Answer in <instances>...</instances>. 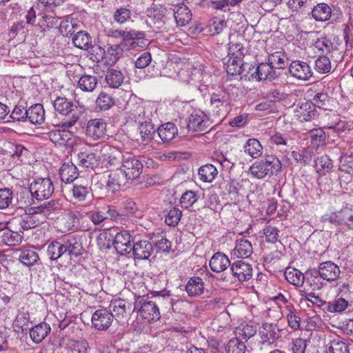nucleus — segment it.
<instances>
[{
  "mask_svg": "<svg viewBox=\"0 0 353 353\" xmlns=\"http://www.w3.org/2000/svg\"><path fill=\"white\" fill-rule=\"evenodd\" d=\"M108 35L115 39L122 38L121 44L127 51L138 50L148 45L145 33L135 30L112 29L109 30Z\"/></svg>",
  "mask_w": 353,
  "mask_h": 353,
  "instance_id": "nucleus-1",
  "label": "nucleus"
},
{
  "mask_svg": "<svg viewBox=\"0 0 353 353\" xmlns=\"http://www.w3.org/2000/svg\"><path fill=\"white\" fill-rule=\"evenodd\" d=\"M55 111L64 116L60 125L71 128L74 125L81 116V111L74 103L65 97H58L53 102Z\"/></svg>",
  "mask_w": 353,
  "mask_h": 353,
  "instance_id": "nucleus-2",
  "label": "nucleus"
},
{
  "mask_svg": "<svg viewBox=\"0 0 353 353\" xmlns=\"http://www.w3.org/2000/svg\"><path fill=\"white\" fill-rule=\"evenodd\" d=\"M230 104V93L226 90L212 92L210 96L208 113L212 118L221 120L229 112Z\"/></svg>",
  "mask_w": 353,
  "mask_h": 353,
  "instance_id": "nucleus-3",
  "label": "nucleus"
},
{
  "mask_svg": "<svg viewBox=\"0 0 353 353\" xmlns=\"http://www.w3.org/2000/svg\"><path fill=\"white\" fill-rule=\"evenodd\" d=\"M280 160L273 155L267 156L265 159L256 161L252 163L249 172L251 176L256 179H263L266 176H272L281 169Z\"/></svg>",
  "mask_w": 353,
  "mask_h": 353,
  "instance_id": "nucleus-4",
  "label": "nucleus"
},
{
  "mask_svg": "<svg viewBox=\"0 0 353 353\" xmlns=\"http://www.w3.org/2000/svg\"><path fill=\"white\" fill-rule=\"evenodd\" d=\"M137 312L143 323L157 321L160 319V312L157 305L152 301H146L139 296L135 299L132 313Z\"/></svg>",
  "mask_w": 353,
  "mask_h": 353,
  "instance_id": "nucleus-5",
  "label": "nucleus"
},
{
  "mask_svg": "<svg viewBox=\"0 0 353 353\" xmlns=\"http://www.w3.org/2000/svg\"><path fill=\"white\" fill-rule=\"evenodd\" d=\"M54 190V184L49 178H38L31 183L30 192L37 200L49 199Z\"/></svg>",
  "mask_w": 353,
  "mask_h": 353,
  "instance_id": "nucleus-6",
  "label": "nucleus"
},
{
  "mask_svg": "<svg viewBox=\"0 0 353 353\" xmlns=\"http://www.w3.org/2000/svg\"><path fill=\"white\" fill-rule=\"evenodd\" d=\"M38 215L34 210L32 214L14 216L8 223V225L14 230H19L23 234V231L34 228L39 225L41 221L37 217Z\"/></svg>",
  "mask_w": 353,
  "mask_h": 353,
  "instance_id": "nucleus-7",
  "label": "nucleus"
},
{
  "mask_svg": "<svg viewBox=\"0 0 353 353\" xmlns=\"http://www.w3.org/2000/svg\"><path fill=\"white\" fill-rule=\"evenodd\" d=\"M109 310L112 311L113 321L119 323H125L128 321L131 312V305L124 299L112 300L109 305Z\"/></svg>",
  "mask_w": 353,
  "mask_h": 353,
  "instance_id": "nucleus-8",
  "label": "nucleus"
},
{
  "mask_svg": "<svg viewBox=\"0 0 353 353\" xmlns=\"http://www.w3.org/2000/svg\"><path fill=\"white\" fill-rule=\"evenodd\" d=\"M113 321L112 311L105 307L95 310L91 318L92 326L99 331L107 330Z\"/></svg>",
  "mask_w": 353,
  "mask_h": 353,
  "instance_id": "nucleus-9",
  "label": "nucleus"
},
{
  "mask_svg": "<svg viewBox=\"0 0 353 353\" xmlns=\"http://www.w3.org/2000/svg\"><path fill=\"white\" fill-rule=\"evenodd\" d=\"M121 169L128 180H134L142 173L143 164L135 157L128 155L123 159Z\"/></svg>",
  "mask_w": 353,
  "mask_h": 353,
  "instance_id": "nucleus-10",
  "label": "nucleus"
},
{
  "mask_svg": "<svg viewBox=\"0 0 353 353\" xmlns=\"http://www.w3.org/2000/svg\"><path fill=\"white\" fill-rule=\"evenodd\" d=\"M80 219L73 212H70L56 221V228L62 233L75 232L79 230Z\"/></svg>",
  "mask_w": 353,
  "mask_h": 353,
  "instance_id": "nucleus-11",
  "label": "nucleus"
},
{
  "mask_svg": "<svg viewBox=\"0 0 353 353\" xmlns=\"http://www.w3.org/2000/svg\"><path fill=\"white\" fill-rule=\"evenodd\" d=\"M259 334L263 346H270L279 338V329L276 323H264L259 327Z\"/></svg>",
  "mask_w": 353,
  "mask_h": 353,
  "instance_id": "nucleus-12",
  "label": "nucleus"
},
{
  "mask_svg": "<svg viewBox=\"0 0 353 353\" xmlns=\"http://www.w3.org/2000/svg\"><path fill=\"white\" fill-rule=\"evenodd\" d=\"M132 235L128 230H121L117 232L114 238L113 245L118 254L125 255L131 252Z\"/></svg>",
  "mask_w": 353,
  "mask_h": 353,
  "instance_id": "nucleus-13",
  "label": "nucleus"
},
{
  "mask_svg": "<svg viewBox=\"0 0 353 353\" xmlns=\"http://www.w3.org/2000/svg\"><path fill=\"white\" fill-rule=\"evenodd\" d=\"M289 72L294 78L301 80L307 81L312 76V70L310 65L302 61H292L289 65Z\"/></svg>",
  "mask_w": 353,
  "mask_h": 353,
  "instance_id": "nucleus-14",
  "label": "nucleus"
},
{
  "mask_svg": "<svg viewBox=\"0 0 353 353\" xmlns=\"http://www.w3.org/2000/svg\"><path fill=\"white\" fill-rule=\"evenodd\" d=\"M49 139L60 146L72 147L74 143V134L66 130H52L48 132Z\"/></svg>",
  "mask_w": 353,
  "mask_h": 353,
  "instance_id": "nucleus-15",
  "label": "nucleus"
},
{
  "mask_svg": "<svg viewBox=\"0 0 353 353\" xmlns=\"http://www.w3.org/2000/svg\"><path fill=\"white\" fill-rule=\"evenodd\" d=\"M210 125V120L203 112H194L189 117L187 128L189 131L204 132Z\"/></svg>",
  "mask_w": 353,
  "mask_h": 353,
  "instance_id": "nucleus-16",
  "label": "nucleus"
},
{
  "mask_svg": "<svg viewBox=\"0 0 353 353\" xmlns=\"http://www.w3.org/2000/svg\"><path fill=\"white\" fill-rule=\"evenodd\" d=\"M23 238L20 231L13 230L10 225L6 228L0 229V244L8 246L18 245L22 242Z\"/></svg>",
  "mask_w": 353,
  "mask_h": 353,
  "instance_id": "nucleus-17",
  "label": "nucleus"
},
{
  "mask_svg": "<svg viewBox=\"0 0 353 353\" xmlns=\"http://www.w3.org/2000/svg\"><path fill=\"white\" fill-rule=\"evenodd\" d=\"M107 123L103 119H90L86 127V134L94 140L106 135Z\"/></svg>",
  "mask_w": 353,
  "mask_h": 353,
  "instance_id": "nucleus-18",
  "label": "nucleus"
},
{
  "mask_svg": "<svg viewBox=\"0 0 353 353\" xmlns=\"http://www.w3.org/2000/svg\"><path fill=\"white\" fill-rule=\"evenodd\" d=\"M128 180L121 168H117L116 170H110L106 182L107 188L112 192H114L124 186Z\"/></svg>",
  "mask_w": 353,
  "mask_h": 353,
  "instance_id": "nucleus-19",
  "label": "nucleus"
},
{
  "mask_svg": "<svg viewBox=\"0 0 353 353\" xmlns=\"http://www.w3.org/2000/svg\"><path fill=\"white\" fill-rule=\"evenodd\" d=\"M316 114L314 105L309 101L299 102L294 108V117L301 122L308 121L312 119Z\"/></svg>",
  "mask_w": 353,
  "mask_h": 353,
  "instance_id": "nucleus-20",
  "label": "nucleus"
},
{
  "mask_svg": "<svg viewBox=\"0 0 353 353\" xmlns=\"http://www.w3.org/2000/svg\"><path fill=\"white\" fill-rule=\"evenodd\" d=\"M134 259L146 260L153 252L152 243L147 240L135 241L131 248Z\"/></svg>",
  "mask_w": 353,
  "mask_h": 353,
  "instance_id": "nucleus-21",
  "label": "nucleus"
},
{
  "mask_svg": "<svg viewBox=\"0 0 353 353\" xmlns=\"http://www.w3.org/2000/svg\"><path fill=\"white\" fill-rule=\"evenodd\" d=\"M168 10L161 4L153 3L148 10V17L150 20V24L152 23L157 28H160L164 23Z\"/></svg>",
  "mask_w": 353,
  "mask_h": 353,
  "instance_id": "nucleus-22",
  "label": "nucleus"
},
{
  "mask_svg": "<svg viewBox=\"0 0 353 353\" xmlns=\"http://www.w3.org/2000/svg\"><path fill=\"white\" fill-rule=\"evenodd\" d=\"M320 278L327 281L336 280L341 273L339 267L332 261L321 263L318 271Z\"/></svg>",
  "mask_w": 353,
  "mask_h": 353,
  "instance_id": "nucleus-23",
  "label": "nucleus"
},
{
  "mask_svg": "<svg viewBox=\"0 0 353 353\" xmlns=\"http://www.w3.org/2000/svg\"><path fill=\"white\" fill-rule=\"evenodd\" d=\"M63 203L59 199L51 200L47 203L36 207L35 212L39 215H43L45 218H49L52 215L59 214L63 210Z\"/></svg>",
  "mask_w": 353,
  "mask_h": 353,
  "instance_id": "nucleus-24",
  "label": "nucleus"
},
{
  "mask_svg": "<svg viewBox=\"0 0 353 353\" xmlns=\"http://www.w3.org/2000/svg\"><path fill=\"white\" fill-rule=\"evenodd\" d=\"M231 270L233 275L240 281H248L252 275V265L243 261H237L233 263Z\"/></svg>",
  "mask_w": 353,
  "mask_h": 353,
  "instance_id": "nucleus-25",
  "label": "nucleus"
},
{
  "mask_svg": "<svg viewBox=\"0 0 353 353\" xmlns=\"http://www.w3.org/2000/svg\"><path fill=\"white\" fill-rule=\"evenodd\" d=\"M275 69L268 63H261L257 66H253L252 74L256 78V81L273 80L275 79Z\"/></svg>",
  "mask_w": 353,
  "mask_h": 353,
  "instance_id": "nucleus-26",
  "label": "nucleus"
},
{
  "mask_svg": "<svg viewBox=\"0 0 353 353\" xmlns=\"http://www.w3.org/2000/svg\"><path fill=\"white\" fill-rule=\"evenodd\" d=\"M253 252L252 243L248 239L241 238L237 239L232 250V254L236 258L248 259Z\"/></svg>",
  "mask_w": 353,
  "mask_h": 353,
  "instance_id": "nucleus-27",
  "label": "nucleus"
},
{
  "mask_svg": "<svg viewBox=\"0 0 353 353\" xmlns=\"http://www.w3.org/2000/svg\"><path fill=\"white\" fill-rule=\"evenodd\" d=\"M230 264V261L228 257L222 252L215 253L209 263L210 269L214 272H221L225 270Z\"/></svg>",
  "mask_w": 353,
  "mask_h": 353,
  "instance_id": "nucleus-28",
  "label": "nucleus"
},
{
  "mask_svg": "<svg viewBox=\"0 0 353 353\" xmlns=\"http://www.w3.org/2000/svg\"><path fill=\"white\" fill-rule=\"evenodd\" d=\"M64 246L66 250L65 253H68L71 258L81 256L84 251L80 239L74 236H70L65 241Z\"/></svg>",
  "mask_w": 353,
  "mask_h": 353,
  "instance_id": "nucleus-29",
  "label": "nucleus"
},
{
  "mask_svg": "<svg viewBox=\"0 0 353 353\" xmlns=\"http://www.w3.org/2000/svg\"><path fill=\"white\" fill-rule=\"evenodd\" d=\"M59 172L61 180L65 183L73 182L79 176L77 167L71 162L64 163Z\"/></svg>",
  "mask_w": 353,
  "mask_h": 353,
  "instance_id": "nucleus-30",
  "label": "nucleus"
},
{
  "mask_svg": "<svg viewBox=\"0 0 353 353\" xmlns=\"http://www.w3.org/2000/svg\"><path fill=\"white\" fill-rule=\"evenodd\" d=\"M247 64H243V59L229 55V59L225 63V70L228 75L236 76L241 74L245 71Z\"/></svg>",
  "mask_w": 353,
  "mask_h": 353,
  "instance_id": "nucleus-31",
  "label": "nucleus"
},
{
  "mask_svg": "<svg viewBox=\"0 0 353 353\" xmlns=\"http://www.w3.org/2000/svg\"><path fill=\"white\" fill-rule=\"evenodd\" d=\"M345 215H348L352 219L351 209L345 208L338 212L325 214L322 216V220L324 222H329L335 225L343 224L346 223Z\"/></svg>",
  "mask_w": 353,
  "mask_h": 353,
  "instance_id": "nucleus-32",
  "label": "nucleus"
},
{
  "mask_svg": "<svg viewBox=\"0 0 353 353\" xmlns=\"http://www.w3.org/2000/svg\"><path fill=\"white\" fill-rule=\"evenodd\" d=\"M103 148L108 152V157L105 159L107 165L113 169L121 168L122 161L125 157L123 155L121 151L110 145H106Z\"/></svg>",
  "mask_w": 353,
  "mask_h": 353,
  "instance_id": "nucleus-33",
  "label": "nucleus"
},
{
  "mask_svg": "<svg viewBox=\"0 0 353 353\" xmlns=\"http://www.w3.org/2000/svg\"><path fill=\"white\" fill-rule=\"evenodd\" d=\"M27 119L32 124H41L45 121V110L40 103L31 105L28 109Z\"/></svg>",
  "mask_w": 353,
  "mask_h": 353,
  "instance_id": "nucleus-34",
  "label": "nucleus"
},
{
  "mask_svg": "<svg viewBox=\"0 0 353 353\" xmlns=\"http://www.w3.org/2000/svg\"><path fill=\"white\" fill-rule=\"evenodd\" d=\"M173 14L178 26L186 25L192 19L191 10L185 4L175 6L173 10Z\"/></svg>",
  "mask_w": 353,
  "mask_h": 353,
  "instance_id": "nucleus-35",
  "label": "nucleus"
},
{
  "mask_svg": "<svg viewBox=\"0 0 353 353\" xmlns=\"http://www.w3.org/2000/svg\"><path fill=\"white\" fill-rule=\"evenodd\" d=\"M73 198L77 201H85L91 192V188L88 181L77 182L71 190Z\"/></svg>",
  "mask_w": 353,
  "mask_h": 353,
  "instance_id": "nucleus-36",
  "label": "nucleus"
},
{
  "mask_svg": "<svg viewBox=\"0 0 353 353\" xmlns=\"http://www.w3.org/2000/svg\"><path fill=\"white\" fill-rule=\"evenodd\" d=\"M157 132L161 141L166 143L174 138L178 133V130L173 123L168 122L161 125Z\"/></svg>",
  "mask_w": 353,
  "mask_h": 353,
  "instance_id": "nucleus-37",
  "label": "nucleus"
},
{
  "mask_svg": "<svg viewBox=\"0 0 353 353\" xmlns=\"http://www.w3.org/2000/svg\"><path fill=\"white\" fill-rule=\"evenodd\" d=\"M51 328L46 323H41L30 330V336L35 343L41 342L50 332Z\"/></svg>",
  "mask_w": 353,
  "mask_h": 353,
  "instance_id": "nucleus-38",
  "label": "nucleus"
},
{
  "mask_svg": "<svg viewBox=\"0 0 353 353\" xmlns=\"http://www.w3.org/2000/svg\"><path fill=\"white\" fill-rule=\"evenodd\" d=\"M325 353H350L349 345L339 338L330 339L325 346Z\"/></svg>",
  "mask_w": 353,
  "mask_h": 353,
  "instance_id": "nucleus-39",
  "label": "nucleus"
},
{
  "mask_svg": "<svg viewBox=\"0 0 353 353\" xmlns=\"http://www.w3.org/2000/svg\"><path fill=\"white\" fill-rule=\"evenodd\" d=\"M312 15L317 21H326L332 16V10L327 3H318L312 9Z\"/></svg>",
  "mask_w": 353,
  "mask_h": 353,
  "instance_id": "nucleus-40",
  "label": "nucleus"
},
{
  "mask_svg": "<svg viewBox=\"0 0 353 353\" xmlns=\"http://www.w3.org/2000/svg\"><path fill=\"white\" fill-rule=\"evenodd\" d=\"M332 168V161L326 154L319 157L315 160L314 168L321 176H325L330 173Z\"/></svg>",
  "mask_w": 353,
  "mask_h": 353,
  "instance_id": "nucleus-41",
  "label": "nucleus"
},
{
  "mask_svg": "<svg viewBox=\"0 0 353 353\" xmlns=\"http://www.w3.org/2000/svg\"><path fill=\"white\" fill-rule=\"evenodd\" d=\"M285 279L295 287H301L305 283L304 274L297 269L288 268L284 272Z\"/></svg>",
  "mask_w": 353,
  "mask_h": 353,
  "instance_id": "nucleus-42",
  "label": "nucleus"
},
{
  "mask_svg": "<svg viewBox=\"0 0 353 353\" xmlns=\"http://www.w3.org/2000/svg\"><path fill=\"white\" fill-rule=\"evenodd\" d=\"M98 85V79L95 76L83 74L78 81V88L83 92H92Z\"/></svg>",
  "mask_w": 353,
  "mask_h": 353,
  "instance_id": "nucleus-43",
  "label": "nucleus"
},
{
  "mask_svg": "<svg viewBox=\"0 0 353 353\" xmlns=\"http://www.w3.org/2000/svg\"><path fill=\"white\" fill-rule=\"evenodd\" d=\"M125 48L121 44L112 45L105 51V63L108 65L114 64L122 56Z\"/></svg>",
  "mask_w": 353,
  "mask_h": 353,
  "instance_id": "nucleus-44",
  "label": "nucleus"
},
{
  "mask_svg": "<svg viewBox=\"0 0 353 353\" xmlns=\"http://www.w3.org/2000/svg\"><path fill=\"white\" fill-rule=\"evenodd\" d=\"M95 153L89 151L81 152L78 154L79 165L83 168L93 169L98 163Z\"/></svg>",
  "mask_w": 353,
  "mask_h": 353,
  "instance_id": "nucleus-45",
  "label": "nucleus"
},
{
  "mask_svg": "<svg viewBox=\"0 0 353 353\" xmlns=\"http://www.w3.org/2000/svg\"><path fill=\"white\" fill-rule=\"evenodd\" d=\"M312 146L318 150L326 145V134L323 128L312 129L310 131Z\"/></svg>",
  "mask_w": 353,
  "mask_h": 353,
  "instance_id": "nucleus-46",
  "label": "nucleus"
},
{
  "mask_svg": "<svg viewBox=\"0 0 353 353\" xmlns=\"http://www.w3.org/2000/svg\"><path fill=\"white\" fill-rule=\"evenodd\" d=\"M243 148L245 153L254 159L261 157L263 153V147L260 141L254 138L249 139Z\"/></svg>",
  "mask_w": 353,
  "mask_h": 353,
  "instance_id": "nucleus-47",
  "label": "nucleus"
},
{
  "mask_svg": "<svg viewBox=\"0 0 353 353\" xmlns=\"http://www.w3.org/2000/svg\"><path fill=\"white\" fill-rule=\"evenodd\" d=\"M19 259L23 265L32 266L37 263L39 256L33 248H26L20 251Z\"/></svg>",
  "mask_w": 353,
  "mask_h": 353,
  "instance_id": "nucleus-48",
  "label": "nucleus"
},
{
  "mask_svg": "<svg viewBox=\"0 0 353 353\" xmlns=\"http://www.w3.org/2000/svg\"><path fill=\"white\" fill-rule=\"evenodd\" d=\"M124 76L121 71L115 69H109L105 76V81L109 87L118 88L123 83Z\"/></svg>",
  "mask_w": 353,
  "mask_h": 353,
  "instance_id": "nucleus-49",
  "label": "nucleus"
},
{
  "mask_svg": "<svg viewBox=\"0 0 353 353\" xmlns=\"http://www.w3.org/2000/svg\"><path fill=\"white\" fill-rule=\"evenodd\" d=\"M268 54V62L274 69H283L285 66L286 56L284 52L279 50L272 52L267 50Z\"/></svg>",
  "mask_w": 353,
  "mask_h": 353,
  "instance_id": "nucleus-50",
  "label": "nucleus"
},
{
  "mask_svg": "<svg viewBox=\"0 0 353 353\" xmlns=\"http://www.w3.org/2000/svg\"><path fill=\"white\" fill-rule=\"evenodd\" d=\"M218 174L217 169L212 164H205L200 167L198 171L199 179L203 182H212Z\"/></svg>",
  "mask_w": 353,
  "mask_h": 353,
  "instance_id": "nucleus-51",
  "label": "nucleus"
},
{
  "mask_svg": "<svg viewBox=\"0 0 353 353\" xmlns=\"http://www.w3.org/2000/svg\"><path fill=\"white\" fill-rule=\"evenodd\" d=\"M64 243H62L57 241H53L50 243L47 248V254L50 260L55 261L59 259L65 253Z\"/></svg>",
  "mask_w": 353,
  "mask_h": 353,
  "instance_id": "nucleus-52",
  "label": "nucleus"
},
{
  "mask_svg": "<svg viewBox=\"0 0 353 353\" xmlns=\"http://www.w3.org/2000/svg\"><path fill=\"white\" fill-rule=\"evenodd\" d=\"M332 43L330 39L325 37L317 39L313 43L312 50L316 54H327L330 52Z\"/></svg>",
  "mask_w": 353,
  "mask_h": 353,
  "instance_id": "nucleus-53",
  "label": "nucleus"
},
{
  "mask_svg": "<svg viewBox=\"0 0 353 353\" xmlns=\"http://www.w3.org/2000/svg\"><path fill=\"white\" fill-rule=\"evenodd\" d=\"M72 42L77 48L86 50L91 44V37L87 32L79 31L74 35Z\"/></svg>",
  "mask_w": 353,
  "mask_h": 353,
  "instance_id": "nucleus-54",
  "label": "nucleus"
},
{
  "mask_svg": "<svg viewBox=\"0 0 353 353\" xmlns=\"http://www.w3.org/2000/svg\"><path fill=\"white\" fill-rule=\"evenodd\" d=\"M256 332L254 327L248 324H242L235 331V339H239L240 341H247L250 337L254 336Z\"/></svg>",
  "mask_w": 353,
  "mask_h": 353,
  "instance_id": "nucleus-55",
  "label": "nucleus"
},
{
  "mask_svg": "<svg viewBox=\"0 0 353 353\" xmlns=\"http://www.w3.org/2000/svg\"><path fill=\"white\" fill-rule=\"evenodd\" d=\"M332 64L330 59L325 55H319L315 61L314 70L319 74L330 72Z\"/></svg>",
  "mask_w": 353,
  "mask_h": 353,
  "instance_id": "nucleus-56",
  "label": "nucleus"
},
{
  "mask_svg": "<svg viewBox=\"0 0 353 353\" xmlns=\"http://www.w3.org/2000/svg\"><path fill=\"white\" fill-rule=\"evenodd\" d=\"M243 40V38H240L237 39L236 41H230L229 43V53L228 54L232 57H238L239 59H243L245 54V49L243 47L241 41Z\"/></svg>",
  "mask_w": 353,
  "mask_h": 353,
  "instance_id": "nucleus-57",
  "label": "nucleus"
},
{
  "mask_svg": "<svg viewBox=\"0 0 353 353\" xmlns=\"http://www.w3.org/2000/svg\"><path fill=\"white\" fill-rule=\"evenodd\" d=\"M199 199L198 195L192 190L185 191L181 196L180 205L182 208L188 209Z\"/></svg>",
  "mask_w": 353,
  "mask_h": 353,
  "instance_id": "nucleus-58",
  "label": "nucleus"
},
{
  "mask_svg": "<svg viewBox=\"0 0 353 353\" xmlns=\"http://www.w3.org/2000/svg\"><path fill=\"white\" fill-rule=\"evenodd\" d=\"M279 229L271 223L267 224L263 229V234L265 237V240L269 243H276L279 239Z\"/></svg>",
  "mask_w": 353,
  "mask_h": 353,
  "instance_id": "nucleus-59",
  "label": "nucleus"
},
{
  "mask_svg": "<svg viewBox=\"0 0 353 353\" xmlns=\"http://www.w3.org/2000/svg\"><path fill=\"white\" fill-rule=\"evenodd\" d=\"M96 103L101 110H107L113 106L114 101L110 94L101 92L96 100Z\"/></svg>",
  "mask_w": 353,
  "mask_h": 353,
  "instance_id": "nucleus-60",
  "label": "nucleus"
},
{
  "mask_svg": "<svg viewBox=\"0 0 353 353\" xmlns=\"http://www.w3.org/2000/svg\"><path fill=\"white\" fill-rule=\"evenodd\" d=\"M88 51V57L93 61L99 62L105 59V50L101 46L94 44L90 46L87 49Z\"/></svg>",
  "mask_w": 353,
  "mask_h": 353,
  "instance_id": "nucleus-61",
  "label": "nucleus"
},
{
  "mask_svg": "<svg viewBox=\"0 0 353 353\" xmlns=\"http://www.w3.org/2000/svg\"><path fill=\"white\" fill-rule=\"evenodd\" d=\"M311 102L314 108L327 110L330 105V97L327 93L318 92L312 97Z\"/></svg>",
  "mask_w": 353,
  "mask_h": 353,
  "instance_id": "nucleus-62",
  "label": "nucleus"
},
{
  "mask_svg": "<svg viewBox=\"0 0 353 353\" xmlns=\"http://www.w3.org/2000/svg\"><path fill=\"white\" fill-rule=\"evenodd\" d=\"M181 216V210L174 207L165 215V223L169 226H176L180 221Z\"/></svg>",
  "mask_w": 353,
  "mask_h": 353,
  "instance_id": "nucleus-63",
  "label": "nucleus"
},
{
  "mask_svg": "<svg viewBox=\"0 0 353 353\" xmlns=\"http://www.w3.org/2000/svg\"><path fill=\"white\" fill-rule=\"evenodd\" d=\"M245 345L239 339H232L228 343V353H245Z\"/></svg>",
  "mask_w": 353,
  "mask_h": 353,
  "instance_id": "nucleus-64",
  "label": "nucleus"
}]
</instances>
